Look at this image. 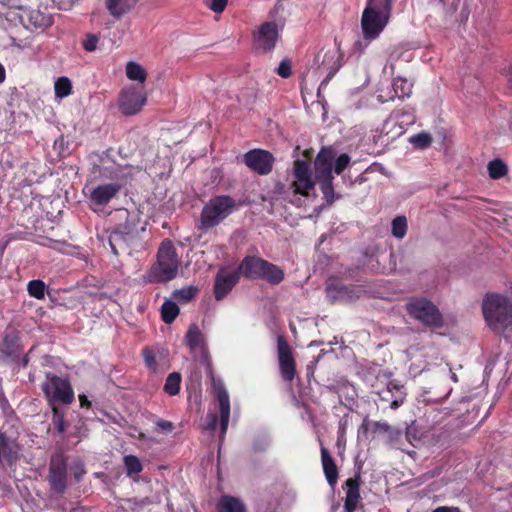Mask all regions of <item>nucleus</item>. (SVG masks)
Listing matches in <instances>:
<instances>
[{"label":"nucleus","instance_id":"f257e3e1","mask_svg":"<svg viewBox=\"0 0 512 512\" xmlns=\"http://www.w3.org/2000/svg\"><path fill=\"white\" fill-rule=\"evenodd\" d=\"M126 221L120 224L108 235L100 236L103 245L110 246L115 256H134L148 248L150 233L145 224H140L137 215H131L127 210L122 211Z\"/></svg>","mask_w":512,"mask_h":512},{"label":"nucleus","instance_id":"f03ea898","mask_svg":"<svg viewBox=\"0 0 512 512\" xmlns=\"http://www.w3.org/2000/svg\"><path fill=\"white\" fill-rule=\"evenodd\" d=\"M482 311L489 327L496 332H512V300L498 293L486 294Z\"/></svg>","mask_w":512,"mask_h":512},{"label":"nucleus","instance_id":"7ed1b4c3","mask_svg":"<svg viewBox=\"0 0 512 512\" xmlns=\"http://www.w3.org/2000/svg\"><path fill=\"white\" fill-rule=\"evenodd\" d=\"M179 259L173 243L164 240L157 253V261L150 268L147 278L150 282H167L174 279L179 269Z\"/></svg>","mask_w":512,"mask_h":512},{"label":"nucleus","instance_id":"20e7f679","mask_svg":"<svg viewBox=\"0 0 512 512\" xmlns=\"http://www.w3.org/2000/svg\"><path fill=\"white\" fill-rule=\"evenodd\" d=\"M235 206V200L230 196L214 197L203 207L198 228L207 230L215 227L232 213Z\"/></svg>","mask_w":512,"mask_h":512},{"label":"nucleus","instance_id":"39448f33","mask_svg":"<svg viewBox=\"0 0 512 512\" xmlns=\"http://www.w3.org/2000/svg\"><path fill=\"white\" fill-rule=\"evenodd\" d=\"M42 391L51 407L57 404L69 405L75 399L69 380L51 372L46 374V379L42 383Z\"/></svg>","mask_w":512,"mask_h":512},{"label":"nucleus","instance_id":"423d86ee","mask_svg":"<svg viewBox=\"0 0 512 512\" xmlns=\"http://www.w3.org/2000/svg\"><path fill=\"white\" fill-rule=\"evenodd\" d=\"M408 314L427 327L441 328L444 325L442 313L427 298H415L406 304Z\"/></svg>","mask_w":512,"mask_h":512},{"label":"nucleus","instance_id":"0eeeda50","mask_svg":"<svg viewBox=\"0 0 512 512\" xmlns=\"http://www.w3.org/2000/svg\"><path fill=\"white\" fill-rule=\"evenodd\" d=\"M391 11L370 5L366 6L361 19L365 39L373 40L380 35L390 20Z\"/></svg>","mask_w":512,"mask_h":512},{"label":"nucleus","instance_id":"6e6552de","mask_svg":"<svg viewBox=\"0 0 512 512\" xmlns=\"http://www.w3.org/2000/svg\"><path fill=\"white\" fill-rule=\"evenodd\" d=\"M147 102L144 87L130 85L124 88L119 97V109L125 116L138 114Z\"/></svg>","mask_w":512,"mask_h":512},{"label":"nucleus","instance_id":"1a4fd4ad","mask_svg":"<svg viewBox=\"0 0 512 512\" xmlns=\"http://www.w3.org/2000/svg\"><path fill=\"white\" fill-rule=\"evenodd\" d=\"M48 482L51 490L64 494L67 489V463L62 455H54L49 463Z\"/></svg>","mask_w":512,"mask_h":512},{"label":"nucleus","instance_id":"9d476101","mask_svg":"<svg viewBox=\"0 0 512 512\" xmlns=\"http://www.w3.org/2000/svg\"><path fill=\"white\" fill-rule=\"evenodd\" d=\"M246 166L259 175H268L273 168L274 156L267 150L252 149L243 156Z\"/></svg>","mask_w":512,"mask_h":512},{"label":"nucleus","instance_id":"9b49d317","mask_svg":"<svg viewBox=\"0 0 512 512\" xmlns=\"http://www.w3.org/2000/svg\"><path fill=\"white\" fill-rule=\"evenodd\" d=\"M277 354L281 376L291 382L295 376V360L288 342L281 335L277 338Z\"/></svg>","mask_w":512,"mask_h":512},{"label":"nucleus","instance_id":"f8f14e48","mask_svg":"<svg viewBox=\"0 0 512 512\" xmlns=\"http://www.w3.org/2000/svg\"><path fill=\"white\" fill-rule=\"evenodd\" d=\"M294 177L295 180L292 182L294 193L308 196L309 191L314 189V182L307 161L298 159L294 162Z\"/></svg>","mask_w":512,"mask_h":512},{"label":"nucleus","instance_id":"ddd939ff","mask_svg":"<svg viewBox=\"0 0 512 512\" xmlns=\"http://www.w3.org/2000/svg\"><path fill=\"white\" fill-rule=\"evenodd\" d=\"M361 290L357 287L344 286L335 280H329L326 295L331 302H351L359 298Z\"/></svg>","mask_w":512,"mask_h":512},{"label":"nucleus","instance_id":"4468645a","mask_svg":"<svg viewBox=\"0 0 512 512\" xmlns=\"http://www.w3.org/2000/svg\"><path fill=\"white\" fill-rule=\"evenodd\" d=\"M279 37V26L276 23L265 22L255 35V45L257 49L263 51H270L275 47L276 41Z\"/></svg>","mask_w":512,"mask_h":512},{"label":"nucleus","instance_id":"2eb2a0df","mask_svg":"<svg viewBox=\"0 0 512 512\" xmlns=\"http://www.w3.org/2000/svg\"><path fill=\"white\" fill-rule=\"evenodd\" d=\"M239 281L238 271L231 273L220 270L215 278L214 294L217 300H222Z\"/></svg>","mask_w":512,"mask_h":512},{"label":"nucleus","instance_id":"dca6fc26","mask_svg":"<svg viewBox=\"0 0 512 512\" xmlns=\"http://www.w3.org/2000/svg\"><path fill=\"white\" fill-rule=\"evenodd\" d=\"M334 152L328 148H322L314 161L316 180L333 178L332 162Z\"/></svg>","mask_w":512,"mask_h":512},{"label":"nucleus","instance_id":"f3484780","mask_svg":"<svg viewBox=\"0 0 512 512\" xmlns=\"http://www.w3.org/2000/svg\"><path fill=\"white\" fill-rule=\"evenodd\" d=\"M316 62L319 68L323 67L326 68V70L328 71L324 83L328 82L341 66V63L339 61V52L337 49H328L326 52L323 53V55L319 53L316 56Z\"/></svg>","mask_w":512,"mask_h":512},{"label":"nucleus","instance_id":"a211bd4d","mask_svg":"<svg viewBox=\"0 0 512 512\" xmlns=\"http://www.w3.org/2000/svg\"><path fill=\"white\" fill-rule=\"evenodd\" d=\"M360 476L356 475L345 481L346 497L344 502V509L346 512H354L360 503Z\"/></svg>","mask_w":512,"mask_h":512},{"label":"nucleus","instance_id":"6ab92c4d","mask_svg":"<svg viewBox=\"0 0 512 512\" xmlns=\"http://www.w3.org/2000/svg\"><path fill=\"white\" fill-rule=\"evenodd\" d=\"M121 186L117 183L99 185L92 189L90 199L97 206L106 205L120 191Z\"/></svg>","mask_w":512,"mask_h":512},{"label":"nucleus","instance_id":"aec40b11","mask_svg":"<svg viewBox=\"0 0 512 512\" xmlns=\"http://www.w3.org/2000/svg\"><path fill=\"white\" fill-rule=\"evenodd\" d=\"M265 260L255 256L245 257L239 265L238 273L252 279H260Z\"/></svg>","mask_w":512,"mask_h":512},{"label":"nucleus","instance_id":"412c9836","mask_svg":"<svg viewBox=\"0 0 512 512\" xmlns=\"http://www.w3.org/2000/svg\"><path fill=\"white\" fill-rule=\"evenodd\" d=\"M217 397L219 401L221 433L224 435L230 418V401L229 395L223 386L218 387Z\"/></svg>","mask_w":512,"mask_h":512},{"label":"nucleus","instance_id":"4be33fe9","mask_svg":"<svg viewBox=\"0 0 512 512\" xmlns=\"http://www.w3.org/2000/svg\"><path fill=\"white\" fill-rule=\"evenodd\" d=\"M321 460L327 482L333 487L338 479V469L329 451L325 447H321Z\"/></svg>","mask_w":512,"mask_h":512},{"label":"nucleus","instance_id":"5701e85b","mask_svg":"<svg viewBox=\"0 0 512 512\" xmlns=\"http://www.w3.org/2000/svg\"><path fill=\"white\" fill-rule=\"evenodd\" d=\"M137 2L138 0H104L109 13L118 19L127 14Z\"/></svg>","mask_w":512,"mask_h":512},{"label":"nucleus","instance_id":"b1692460","mask_svg":"<svg viewBox=\"0 0 512 512\" xmlns=\"http://www.w3.org/2000/svg\"><path fill=\"white\" fill-rule=\"evenodd\" d=\"M218 512H245L242 501L232 496H222L217 503Z\"/></svg>","mask_w":512,"mask_h":512},{"label":"nucleus","instance_id":"393cba45","mask_svg":"<svg viewBox=\"0 0 512 512\" xmlns=\"http://www.w3.org/2000/svg\"><path fill=\"white\" fill-rule=\"evenodd\" d=\"M29 25L34 28H46L52 24L51 16L40 9H32L27 14Z\"/></svg>","mask_w":512,"mask_h":512},{"label":"nucleus","instance_id":"a878e982","mask_svg":"<svg viewBox=\"0 0 512 512\" xmlns=\"http://www.w3.org/2000/svg\"><path fill=\"white\" fill-rule=\"evenodd\" d=\"M288 6V0H278L270 12V16L273 20L271 22L276 23L279 27H282L289 15Z\"/></svg>","mask_w":512,"mask_h":512},{"label":"nucleus","instance_id":"bb28decb","mask_svg":"<svg viewBox=\"0 0 512 512\" xmlns=\"http://www.w3.org/2000/svg\"><path fill=\"white\" fill-rule=\"evenodd\" d=\"M284 278V272L281 268L265 260L264 269L260 279H264L271 284H278Z\"/></svg>","mask_w":512,"mask_h":512},{"label":"nucleus","instance_id":"cd10ccee","mask_svg":"<svg viewBox=\"0 0 512 512\" xmlns=\"http://www.w3.org/2000/svg\"><path fill=\"white\" fill-rule=\"evenodd\" d=\"M123 464L126 469L127 476L132 479H135V477L143 470L142 462L135 455H125L123 458Z\"/></svg>","mask_w":512,"mask_h":512},{"label":"nucleus","instance_id":"c85d7f7f","mask_svg":"<svg viewBox=\"0 0 512 512\" xmlns=\"http://www.w3.org/2000/svg\"><path fill=\"white\" fill-rule=\"evenodd\" d=\"M412 83L402 77H396L393 79L392 87L394 90V96L399 99L409 97L412 93Z\"/></svg>","mask_w":512,"mask_h":512},{"label":"nucleus","instance_id":"c756f323","mask_svg":"<svg viewBox=\"0 0 512 512\" xmlns=\"http://www.w3.org/2000/svg\"><path fill=\"white\" fill-rule=\"evenodd\" d=\"M126 75L130 80L144 83L147 78L145 69L136 62H128L126 66Z\"/></svg>","mask_w":512,"mask_h":512},{"label":"nucleus","instance_id":"7c9ffc66","mask_svg":"<svg viewBox=\"0 0 512 512\" xmlns=\"http://www.w3.org/2000/svg\"><path fill=\"white\" fill-rule=\"evenodd\" d=\"M186 343L194 350L203 345V335L196 325H191L186 334Z\"/></svg>","mask_w":512,"mask_h":512},{"label":"nucleus","instance_id":"2f4dec72","mask_svg":"<svg viewBox=\"0 0 512 512\" xmlns=\"http://www.w3.org/2000/svg\"><path fill=\"white\" fill-rule=\"evenodd\" d=\"M179 314V307L172 301H165L161 307V316L165 323H172Z\"/></svg>","mask_w":512,"mask_h":512},{"label":"nucleus","instance_id":"473e14b6","mask_svg":"<svg viewBox=\"0 0 512 512\" xmlns=\"http://www.w3.org/2000/svg\"><path fill=\"white\" fill-rule=\"evenodd\" d=\"M181 375L178 372H172L168 375L164 385V391L171 396L177 395L180 391Z\"/></svg>","mask_w":512,"mask_h":512},{"label":"nucleus","instance_id":"72a5a7b5","mask_svg":"<svg viewBox=\"0 0 512 512\" xmlns=\"http://www.w3.org/2000/svg\"><path fill=\"white\" fill-rule=\"evenodd\" d=\"M72 89V84L69 78L67 77H60L55 81L54 84V91L55 96L57 98H64L70 95Z\"/></svg>","mask_w":512,"mask_h":512},{"label":"nucleus","instance_id":"f704fd0d","mask_svg":"<svg viewBox=\"0 0 512 512\" xmlns=\"http://www.w3.org/2000/svg\"><path fill=\"white\" fill-rule=\"evenodd\" d=\"M488 172L489 176L492 179H499L506 175L507 166L504 164L502 160L495 159L489 162L488 164Z\"/></svg>","mask_w":512,"mask_h":512},{"label":"nucleus","instance_id":"c9c22d12","mask_svg":"<svg viewBox=\"0 0 512 512\" xmlns=\"http://www.w3.org/2000/svg\"><path fill=\"white\" fill-rule=\"evenodd\" d=\"M45 283L42 280H32L27 285L28 293L31 297L41 300L45 296Z\"/></svg>","mask_w":512,"mask_h":512},{"label":"nucleus","instance_id":"e433bc0d","mask_svg":"<svg viewBox=\"0 0 512 512\" xmlns=\"http://www.w3.org/2000/svg\"><path fill=\"white\" fill-rule=\"evenodd\" d=\"M407 231V221L404 216H398L392 221V234L398 238L402 239Z\"/></svg>","mask_w":512,"mask_h":512},{"label":"nucleus","instance_id":"4c0bfd02","mask_svg":"<svg viewBox=\"0 0 512 512\" xmlns=\"http://www.w3.org/2000/svg\"><path fill=\"white\" fill-rule=\"evenodd\" d=\"M332 180L333 178L317 180L320 183V188L324 195V198L328 203H332L335 198Z\"/></svg>","mask_w":512,"mask_h":512},{"label":"nucleus","instance_id":"58836bf2","mask_svg":"<svg viewBox=\"0 0 512 512\" xmlns=\"http://www.w3.org/2000/svg\"><path fill=\"white\" fill-rule=\"evenodd\" d=\"M410 142L419 148H426L432 142V137L429 133L421 132L410 137Z\"/></svg>","mask_w":512,"mask_h":512},{"label":"nucleus","instance_id":"ea45409f","mask_svg":"<svg viewBox=\"0 0 512 512\" xmlns=\"http://www.w3.org/2000/svg\"><path fill=\"white\" fill-rule=\"evenodd\" d=\"M197 293V288L193 286L184 287L173 292V297L177 300L189 301Z\"/></svg>","mask_w":512,"mask_h":512},{"label":"nucleus","instance_id":"a19ab883","mask_svg":"<svg viewBox=\"0 0 512 512\" xmlns=\"http://www.w3.org/2000/svg\"><path fill=\"white\" fill-rule=\"evenodd\" d=\"M52 412H53V423L56 426L57 430L60 433L65 432L66 423H65V419H64V413L57 406L52 407Z\"/></svg>","mask_w":512,"mask_h":512},{"label":"nucleus","instance_id":"79ce46f5","mask_svg":"<svg viewBox=\"0 0 512 512\" xmlns=\"http://www.w3.org/2000/svg\"><path fill=\"white\" fill-rule=\"evenodd\" d=\"M350 162V156L346 153L341 154L335 162L334 171L336 174L340 175L345 168L348 166Z\"/></svg>","mask_w":512,"mask_h":512},{"label":"nucleus","instance_id":"37998d69","mask_svg":"<svg viewBox=\"0 0 512 512\" xmlns=\"http://www.w3.org/2000/svg\"><path fill=\"white\" fill-rule=\"evenodd\" d=\"M205 5L215 13L224 11L228 0H205Z\"/></svg>","mask_w":512,"mask_h":512},{"label":"nucleus","instance_id":"c03bdc74","mask_svg":"<svg viewBox=\"0 0 512 512\" xmlns=\"http://www.w3.org/2000/svg\"><path fill=\"white\" fill-rule=\"evenodd\" d=\"M277 74L282 78L290 77L292 74L291 61L288 59H283L277 68Z\"/></svg>","mask_w":512,"mask_h":512},{"label":"nucleus","instance_id":"a18cd8bd","mask_svg":"<svg viewBox=\"0 0 512 512\" xmlns=\"http://www.w3.org/2000/svg\"><path fill=\"white\" fill-rule=\"evenodd\" d=\"M155 425H156V430L158 432H161L164 434L171 433L175 428L174 424L171 421L163 420V419L157 420L155 422Z\"/></svg>","mask_w":512,"mask_h":512},{"label":"nucleus","instance_id":"49530a36","mask_svg":"<svg viewBox=\"0 0 512 512\" xmlns=\"http://www.w3.org/2000/svg\"><path fill=\"white\" fill-rule=\"evenodd\" d=\"M98 37L94 34H88L83 40V47L86 51L92 52L97 48Z\"/></svg>","mask_w":512,"mask_h":512},{"label":"nucleus","instance_id":"de8ad7c7","mask_svg":"<svg viewBox=\"0 0 512 512\" xmlns=\"http://www.w3.org/2000/svg\"><path fill=\"white\" fill-rule=\"evenodd\" d=\"M387 392L391 393L392 397L398 396L400 393H404L403 386L396 380H391L387 384Z\"/></svg>","mask_w":512,"mask_h":512},{"label":"nucleus","instance_id":"09e8293b","mask_svg":"<svg viewBox=\"0 0 512 512\" xmlns=\"http://www.w3.org/2000/svg\"><path fill=\"white\" fill-rule=\"evenodd\" d=\"M143 357L148 368L154 369L156 365L155 355L152 350L146 348L143 350Z\"/></svg>","mask_w":512,"mask_h":512},{"label":"nucleus","instance_id":"8fccbe9b","mask_svg":"<svg viewBox=\"0 0 512 512\" xmlns=\"http://www.w3.org/2000/svg\"><path fill=\"white\" fill-rule=\"evenodd\" d=\"M367 5L392 10V0H367Z\"/></svg>","mask_w":512,"mask_h":512},{"label":"nucleus","instance_id":"3c124183","mask_svg":"<svg viewBox=\"0 0 512 512\" xmlns=\"http://www.w3.org/2000/svg\"><path fill=\"white\" fill-rule=\"evenodd\" d=\"M217 425H218L217 414L216 413L207 414L205 429L213 431L217 428Z\"/></svg>","mask_w":512,"mask_h":512},{"label":"nucleus","instance_id":"603ef678","mask_svg":"<svg viewBox=\"0 0 512 512\" xmlns=\"http://www.w3.org/2000/svg\"><path fill=\"white\" fill-rule=\"evenodd\" d=\"M393 398L394 399L391 401L390 407H391V409L396 410L403 404L404 399H405V393H400V395L395 396Z\"/></svg>","mask_w":512,"mask_h":512},{"label":"nucleus","instance_id":"864d4df0","mask_svg":"<svg viewBox=\"0 0 512 512\" xmlns=\"http://www.w3.org/2000/svg\"><path fill=\"white\" fill-rule=\"evenodd\" d=\"M51 1L53 3H56L59 6V8L63 9V10H69L75 2V0H51Z\"/></svg>","mask_w":512,"mask_h":512},{"label":"nucleus","instance_id":"5fc2aeb1","mask_svg":"<svg viewBox=\"0 0 512 512\" xmlns=\"http://www.w3.org/2000/svg\"><path fill=\"white\" fill-rule=\"evenodd\" d=\"M268 446V442L265 439L259 438L254 441L253 449L255 452L263 451Z\"/></svg>","mask_w":512,"mask_h":512},{"label":"nucleus","instance_id":"6e6d98bb","mask_svg":"<svg viewBox=\"0 0 512 512\" xmlns=\"http://www.w3.org/2000/svg\"><path fill=\"white\" fill-rule=\"evenodd\" d=\"M85 473H86V470L82 463H79L74 467L73 474L77 481H79L84 476Z\"/></svg>","mask_w":512,"mask_h":512},{"label":"nucleus","instance_id":"4d7b16f0","mask_svg":"<svg viewBox=\"0 0 512 512\" xmlns=\"http://www.w3.org/2000/svg\"><path fill=\"white\" fill-rule=\"evenodd\" d=\"M374 428H375V431L386 433L390 430V425L386 422L378 421V422L374 423Z\"/></svg>","mask_w":512,"mask_h":512},{"label":"nucleus","instance_id":"13d9d810","mask_svg":"<svg viewBox=\"0 0 512 512\" xmlns=\"http://www.w3.org/2000/svg\"><path fill=\"white\" fill-rule=\"evenodd\" d=\"M432 512H461L458 507L440 506Z\"/></svg>","mask_w":512,"mask_h":512},{"label":"nucleus","instance_id":"bf43d9fd","mask_svg":"<svg viewBox=\"0 0 512 512\" xmlns=\"http://www.w3.org/2000/svg\"><path fill=\"white\" fill-rule=\"evenodd\" d=\"M79 400H80V404H81L82 407H90L91 403L87 399V396L80 395L79 396Z\"/></svg>","mask_w":512,"mask_h":512},{"label":"nucleus","instance_id":"052dcab7","mask_svg":"<svg viewBox=\"0 0 512 512\" xmlns=\"http://www.w3.org/2000/svg\"><path fill=\"white\" fill-rule=\"evenodd\" d=\"M6 80V71L4 66L0 63V84L4 83Z\"/></svg>","mask_w":512,"mask_h":512},{"label":"nucleus","instance_id":"680f3d73","mask_svg":"<svg viewBox=\"0 0 512 512\" xmlns=\"http://www.w3.org/2000/svg\"><path fill=\"white\" fill-rule=\"evenodd\" d=\"M443 5H454V0H439Z\"/></svg>","mask_w":512,"mask_h":512},{"label":"nucleus","instance_id":"e2e57ef3","mask_svg":"<svg viewBox=\"0 0 512 512\" xmlns=\"http://www.w3.org/2000/svg\"><path fill=\"white\" fill-rule=\"evenodd\" d=\"M508 82L510 83V85L512 86V66L509 68V71H508Z\"/></svg>","mask_w":512,"mask_h":512}]
</instances>
